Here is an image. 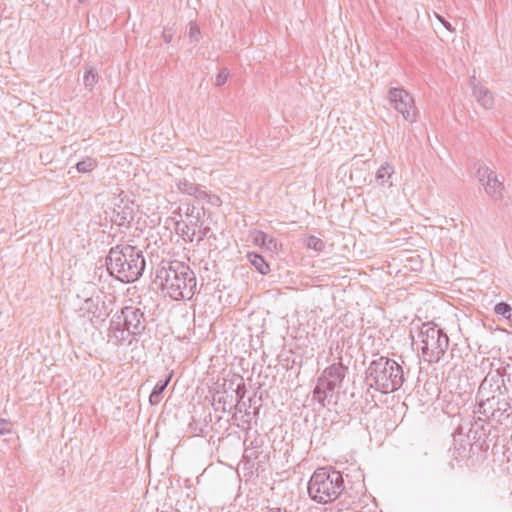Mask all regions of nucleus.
Wrapping results in <instances>:
<instances>
[{"instance_id": "1", "label": "nucleus", "mask_w": 512, "mask_h": 512, "mask_svg": "<svg viewBox=\"0 0 512 512\" xmlns=\"http://www.w3.org/2000/svg\"><path fill=\"white\" fill-rule=\"evenodd\" d=\"M473 413L496 425L512 422V396L499 370L489 372L480 383Z\"/></svg>"}, {"instance_id": "2", "label": "nucleus", "mask_w": 512, "mask_h": 512, "mask_svg": "<svg viewBox=\"0 0 512 512\" xmlns=\"http://www.w3.org/2000/svg\"><path fill=\"white\" fill-rule=\"evenodd\" d=\"M155 281L174 300L191 299L197 289L194 271L178 260H162L156 269Z\"/></svg>"}, {"instance_id": "3", "label": "nucleus", "mask_w": 512, "mask_h": 512, "mask_svg": "<svg viewBox=\"0 0 512 512\" xmlns=\"http://www.w3.org/2000/svg\"><path fill=\"white\" fill-rule=\"evenodd\" d=\"M108 275L121 283H133L144 273L146 261L142 250L129 244L111 247L105 257Z\"/></svg>"}, {"instance_id": "4", "label": "nucleus", "mask_w": 512, "mask_h": 512, "mask_svg": "<svg viewBox=\"0 0 512 512\" xmlns=\"http://www.w3.org/2000/svg\"><path fill=\"white\" fill-rule=\"evenodd\" d=\"M146 327L144 311L140 307L127 305L112 316L107 335L115 346H130L145 332Z\"/></svg>"}, {"instance_id": "5", "label": "nucleus", "mask_w": 512, "mask_h": 512, "mask_svg": "<svg viewBox=\"0 0 512 512\" xmlns=\"http://www.w3.org/2000/svg\"><path fill=\"white\" fill-rule=\"evenodd\" d=\"M365 382L372 388L383 394L399 390L404 383L402 366L385 356H381L370 362L365 371Z\"/></svg>"}, {"instance_id": "6", "label": "nucleus", "mask_w": 512, "mask_h": 512, "mask_svg": "<svg viewBox=\"0 0 512 512\" xmlns=\"http://www.w3.org/2000/svg\"><path fill=\"white\" fill-rule=\"evenodd\" d=\"M344 478L333 467H321L312 474L307 490L310 498L320 504H328L340 497L344 491Z\"/></svg>"}, {"instance_id": "7", "label": "nucleus", "mask_w": 512, "mask_h": 512, "mask_svg": "<svg viewBox=\"0 0 512 512\" xmlns=\"http://www.w3.org/2000/svg\"><path fill=\"white\" fill-rule=\"evenodd\" d=\"M422 343L421 353L424 361L438 363L445 355L449 347L447 333L433 323H423L418 334Z\"/></svg>"}, {"instance_id": "8", "label": "nucleus", "mask_w": 512, "mask_h": 512, "mask_svg": "<svg viewBox=\"0 0 512 512\" xmlns=\"http://www.w3.org/2000/svg\"><path fill=\"white\" fill-rule=\"evenodd\" d=\"M467 437L472 440L471 447L480 451H487L491 442L498 438L496 424L475 416Z\"/></svg>"}, {"instance_id": "9", "label": "nucleus", "mask_w": 512, "mask_h": 512, "mask_svg": "<svg viewBox=\"0 0 512 512\" xmlns=\"http://www.w3.org/2000/svg\"><path fill=\"white\" fill-rule=\"evenodd\" d=\"M388 98L404 120L409 123L416 122L418 110L414 104L413 97L406 90L403 88H391L388 92Z\"/></svg>"}, {"instance_id": "10", "label": "nucleus", "mask_w": 512, "mask_h": 512, "mask_svg": "<svg viewBox=\"0 0 512 512\" xmlns=\"http://www.w3.org/2000/svg\"><path fill=\"white\" fill-rule=\"evenodd\" d=\"M79 312L82 317L87 316L91 322L94 319L104 320L110 314L109 306L100 296L85 299Z\"/></svg>"}, {"instance_id": "11", "label": "nucleus", "mask_w": 512, "mask_h": 512, "mask_svg": "<svg viewBox=\"0 0 512 512\" xmlns=\"http://www.w3.org/2000/svg\"><path fill=\"white\" fill-rule=\"evenodd\" d=\"M136 209L137 206L133 201H130L128 199H120L119 203L115 204L113 210V221L118 226L129 225L134 219Z\"/></svg>"}, {"instance_id": "12", "label": "nucleus", "mask_w": 512, "mask_h": 512, "mask_svg": "<svg viewBox=\"0 0 512 512\" xmlns=\"http://www.w3.org/2000/svg\"><path fill=\"white\" fill-rule=\"evenodd\" d=\"M338 388L335 384L328 381L322 375L317 378L316 386L313 390V399L316 400L321 406L325 407L326 402L329 404L332 400L335 389Z\"/></svg>"}, {"instance_id": "13", "label": "nucleus", "mask_w": 512, "mask_h": 512, "mask_svg": "<svg viewBox=\"0 0 512 512\" xmlns=\"http://www.w3.org/2000/svg\"><path fill=\"white\" fill-rule=\"evenodd\" d=\"M348 367L345 366L341 361L333 363L326 367L321 375L331 383L335 384L338 388L342 386V382L346 377Z\"/></svg>"}, {"instance_id": "14", "label": "nucleus", "mask_w": 512, "mask_h": 512, "mask_svg": "<svg viewBox=\"0 0 512 512\" xmlns=\"http://www.w3.org/2000/svg\"><path fill=\"white\" fill-rule=\"evenodd\" d=\"M470 84L476 101L485 109H491L494 105V98L491 91L485 86L476 83L475 76L470 78Z\"/></svg>"}, {"instance_id": "15", "label": "nucleus", "mask_w": 512, "mask_h": 512, "mask_svg": "<svg viewBox=\"0 0 512 512\" xmlns=\"http://www.w3.org/2000/svg\"><path fill=\"white\" fill-rule=\"evenodd\" d=\"M206 214V210L203 206L200 205H193L191 207V214L189 218H186L184 221L185 225L184 227L187 228V230H191L192 233H190L192 236H196V229L197 227H201L204 224V217Z\"/></svg>"}, {"instance_id": "16", "label": "nucleus", "mask_w": 512, "mask_h": 512, "mask_svg": "<svg viewBox=\"0 0 512 512\" xmlns=\"http://www.w3.org/2000/svg\"><path fill=\"white\" fill-rule=\"evenodd\" d=\"M483 187L492 200L499 201L503 198L504 184L498 179L496 172L484 183Z\"/></svg>"}, {"instance_id": "17", "label": "nucleus", "mask_w": 512, "mask_h": 512, "mask_svg": "<svg viewBox=\"0 0 512 512\" xmlns=\"http://www.w3.org/2000/svg\"><path fill=\"white\" fill-rule=\"evenodd\" d=\"M212 406L215 411H221L222 413L231 412L233 408L237 407L234 403V396L225 393L218 395L217 398L214 397Z\"/></svg>"}, {"instance_id": "18", "label": "nucleus", "mask_w": 512, "mask_h": 512, "mask_svg": "<svg viewBox=\"0 0 512 512\" xmlns=\"http://www.w3.org/2000/svg\"><path fill=\"white\" fill-rule=\"evenodd\" d=\"M173 376V371H171L164 379L158 381L154 388L152 389V392L149 396V402L151 405H157L161 398L163 392L166 390L167 386L169 385L171 379Z\"/></svg>"}, {"instance_id": "19", "label": "nucleus", "mask_w": 512, "mask_h": 512, "mask_svg": "<svg viewBox=\"0 0 512 512\" xmlns=\"http://www.w3.org/2000/svg\"><path fill=\"white\" fill-rule=\"evenodd\" d=\"M253 240L256 245L264 246L268 251H278L279 245L276 238L263 231H256Z\"/></svg>"}, {"instance_id": "20", "label": "nucleus", "mask_w": 512, "mask_h": 512, "mask_svg": "<svg viewBox=\"0 0 512 512\" xmlns=\"http://www.w3.org/2000/svg\"><path fill=\"white\" fill-rule=\"evenodd\" d=\"M247 258L252 266L262 275H266L270 271V266L264 257L258 253H248Z\"/></svg>"}, {"instance_id": "21", "label": "nucleus", "mask_w": 512, "mask_h": 512, "mask_svg": "<svg viewBox=\"0 0 512 512\" xmlns=\"http://www.w3.org/2000/svg\"><path fill=\"white\" fill-rule=\"evenodd\" d=\"M177 188L181 193L187 194V195H193L194 193H197V186L193 182H190L189 180L183 178L179 179L176 183Z\"/></svg>"}, {"instance_id": "22", "label": "nucleus", "mask_w": 512, "mask_h": 512, "mask_svg": "<svg viewBox=\"0 0 512 512\" xmlns=\"http://www.w3.org/2000/svg\"><path fill=\"white\" fill-rule=\"evenodd\" d=\"M393 173V166L389 165L388 163H385L384 165H381L380 168L377 170L376 179L383 184L386 182L387 179H389L392 176Z\"/></svg>"}, {"instance_id": "23", "label": "nucleus", "mask_w": 512, "mask_h": 512, "mask_svg": "<svg viewBox=\"0 0 512 512\" xmlns=\"http://www.w3.org/2000/svg\"><path fill=\"white\" fill-rule=\"evenodd\" d=\"M97 166L96 160L87 157L84 160H81L76 163V169L79 173H87L91 172Z\"/></svg>"}, {"instance_id": "24", "label": "nucleus", "mask_w": 512, "mask_h": 512, "mask_svg": "<svg viewBox=\"0 0 512 512\" xmlns=\"http://www.w3.org/2000/svg\"><path fill=\"white\" fill-rule=\"evenodd\" d=\"M98 80V73L94 67L86 69L83 77L85 87L92 88Z\"/></svg>"}, {"instance_id": "25", "label": "nucleus", "mask_w": 512, "mask_h": 512, "mask_svg": "<svg viewBox=\"0 0 512 512\" xmlns=\"http://www.w3.org/2000/svg\"><path fill=\"white\" fill-rule=\"evenodd\" d=\"M185 223L184 221H177L175 223V230L176 232L182 236V238L186 241L193 242L195 240L196 236H192L190 233H192L191 230H187V228L184 227Z\"/></svg>"}, {"instance_id": "26", "label": "nucleus", "mask_w": 512, "mask_h": 512, "mask_svg": "<svg viewBox=\"0 0 512 512\" xmlns=\"http://www.w3.org/2000/svg\"><path fill=\"white\" fill-rule=\"evenodd\" d=\"M306 246L309 249H313L317 252H321L325 249V243L322 239L316 236H309L306 240Z\"/></svg>"}, {"instance_id": "27", "label": "nucleus", "mask_w": 512, "mask_h": 512, "mask_svg": "<svg viewBox=\"0 0 512 512\" xmlns=\"http://www.w3.org/2000/svg\"><path fill=\"white\" fill-rule=\"evenodd\" d=\"M211 231V228L208 225L203 224L201 227H197L196 229V237L195 240L197 242V245L200 244L201 241H203L205 238H216V236L212 233L209 234Z\"/></svg>"}, {"instance_id": "28", "label": "nucleus", "mask_w": 512, "mask_h": 512, "mask_svg": "<svg viewBox=\"0 0 512 512\" xmlns=\"http://www.w3.org/2000/svg\"><path fill=\"white\" fill-rule=\"evenodd\" d=\"M494 312L495 314L503 316L506 319H510L512 308L507 302L502 301L495 305Z\"/></svg>"}, {"instance_id": "29", "label": "nucleus", "mask_w": 512, "mask_h": 512, "mask_svg": "<svg viewBox=\"0 0 512 512\" xmlns=\"http://www.w3.org/2000/svg\"><path fill=\"white\" fill-rule=\"evenodd\" d=\"M495 173V171H493L492 169H490L489 167L483 165V166H480L478 169H477V172H476V177L478 178L479 182L484 185V183L489 180V178L492 177V175Z\"/></svg>"}, {"instance_id": "30", "label": "nucleus", "mask_w": 512, "mask_h": 512, "mask_svg": "<svg viewBox=\"0 0 512 512\" xmlns=\"http://www.w3.org/2000/svg\"><path fill=\"white\" fill-rule=\"evenodd\" d=\"M239 380H240V382L237 384V386L234 390V392H235L234 403L236 404V406L242 401V399L245 397V394H246V386H245L244 380L241 376H239Z\"/></svg>"}, {"instance_id": "31", "label": "nucleus", "mask_w": 512, "mask_h": 512, "mask_svg": "<svg viewBox=\"0 0 512 512\" xmlns=\"http://www.w3.org/2000/svg\"><path fill=\"white\" fill-rule=\"evenodd\" d=\"M192 196H194L197 201L208 199V202L211 204H214L212 199L219 201V197L209 195L206 191L201 190L199 186H197V193H194Z\"/></svg>"}, {"instance_id": "32", "label": "nucleus", "mask_w": 512, "mask_h": 512, "mask_svg": "<svg viewBox=\"0 0 512 512\" xmlns=\"http://www.w3.org/2000/svg\"><path fill=\"white\" fill-rule=\"evenodd\" d=\"M229 77V71L227 68H222L215 78V85L216 86H222L226 83L227 79Z\"/></svg>"}, {"instance_id": "33", "label": "nucleus", "mask_w": 512, "mask_h": 512, "mask_svg": "<svg viewBox=\"0 0 512 512\" xmlns=\"http://www.w3.org/2000/svg\"><path fill=\"white\" fill-rule=\"evenodd\" d=\"M200 28L199 26L194 23V22H190L189 24V37L192 41H195V42H198L199 41V38H200Z\"/></svg>"}, {"instance_id": "34", "label": "nucleus", "mask_w": 512, "mask_h": 512, "mask_svg": "<svg viewBox=\"0 0 512 512\" xmlns=\"http://www.w3.org/2000/svg\"><path fill=\"white\" fill-rule=\"evenodd\" d=\"M193 205H199V204H198V203H197V204H195V203H192V204H190V203H188V204H184L183 206H180V207L178 208V211H175L174 213H175V214H178L179 216H182V214H183V215L185 216V219H186V218H189V216H190V214H191V207H192Z\"/></svg>"}, {"instance_id": "35", "label": "nucleus", "mask_w": 512, "mask_h": 512, "mask_svg": "<svg viewBox=\"0 0 512 512\" xmlns=\"http://www.w3.org/2000/svg\"><path fill=\"white\" fill-rule=\"evenodd\" d=\"M12 423L6 419H0V435H6L11 432Z\"/></svg>"}, {"instance_id": "36", "label": "nucleus", "mask_w": 512, "mask_h": 512, "mask_svg": "<svg viewBox=\"0 0 512 512\" xmlns=\"http://www.w3.org/2000/svg\"><path fill=\"white\" fill-rule=\"evenodd\" d=\"M436 19L450 32L454 31V28L452 27L451 23L448 22L443 16H441L438 13H434Z\"/></svg>"}, {"instance_id": "37", "label": "nucleus", "mask_w": 512, "mask_h": 512, "mask_svg": "<svg viewBox=\"0 0 512 512\" xmlns=\"http://www.w3.org/2000/svg\"><path fill=\"white\" fill-rule=\"evenodd\" d=\"M163 39H164V42L165 43H170L171 40H172V35L171 34H167V33H163Z\"/></svg>"}, {"instance_id": "38", "label": "nucleus", "mask_w": 512, "mask_h": 512, "mask_svg": "<svg viewBox=\"0 0 512 512\" xmlns=\"http://www.w3.org/2000/svg\"><path fill=\"white\" fill-rule=\"evenodd\" d=\"M317 432H318V428L315 427L313 432H312V438H314L316 435H317ZM313 442V439H311V443Z\"/></svg>"}, {"instance_id": "39", "label": "nucleus", "mask_w": 512, "mask_h": 512, "mask_svg": "<svg viewBox=\"0 0 512 512\" xmlns=\"http://www.w3.org/2000/svg\"><path fill=\"white\" fill-rule=\"evenodd\" d=\"M244 457H245V458H249V457H251V456H250V455H248V454H245V455H244Z\"/></svg>"}]
</instances>
